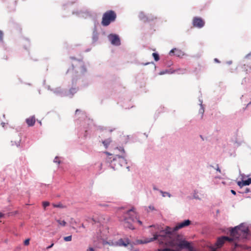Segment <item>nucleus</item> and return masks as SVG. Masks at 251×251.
<instances>
[{
	"mask_svg": "<svg viewBox=\"0 0 251 251\" xmlns=\"http://www.w3.org/2000/svg\"><path fill=\"white\" fill-rule=\"evenodd\" d=\"M191 221L189 220H186L183 222L177 224V225L173 228H172V233H173L174 231H176L179 229L184 227L190 225Z\"/></svg>",
	"mask_w": 251,
	"mask_h": 251,
	"instance_id": "7",
	"label": "nucleus"
},
{
	"mask_svg": "<svg viewBox=\"0 0 251 251\" xmlns=\"http://www.w3.org/2000/svg\"><path fill=\"white\" fill-rule=\"evenodd\" d=\"M149 227L152 228L151 232L153 237L138 240V243L146 244L156 240L160 245L178 248L179 250L187 249L189 251H193V247L190 243L185 240L180 241L178 236L172 233L171 227L166 226L164 229L161 226L158 225L150 226Z\"/></svg>",
	"mask_w": 251,
	"mask_h": 251,
	"instance_id": "1",
	"label": "nucleus"
},
{
	"mask_svg": "<svg viewBox=\"0 0 251 251\" xmlns=\"http://www.w3.org/2000/svg\"><path fill=\"white\" fill-rule=\"evenodd\" d=\"M152 55L156 61H157L159 60V56L158 53L153 52Z\"/></svg>",
	"mask_w": 251,
	"mask_h": 251,
	"instance_id": "14",
	"label": "nucleus"
},
{
	"mask_svg": "<svg viewBox=\"0 0 251 251\" xmlns=\"http://www.w3.org/2000/svg\"><path fill=\"white\" fill-rule=\"evenodd\" d=\"M78 62L80 63V64H82V62L80 60H78Z\"/></svg>",
	"mask_w": 251,
	"mask_h": 251,
	"instance_id": "38",
	"label": "nucleus"
},
{
	"mask_svg": "<svg viewBox=\"0 0 251 251\" xmlns=\"http://www.w3.org/2000/svg\"><path fill=\"white\" fill-rule=\"evenodd\" d=\"M81 226H82V227H83V228H84V227H85V226H84V225H83V224H82V225H81Z\"/></svg>",
	"mask_w": 251,
	"mask_h": 251,
	"instance_id": "37",
	"label": "nucleus"
},
{
	"mask_svg": "<svg viewBox=\"0 0 251 251\" xmlns=\"http://www.w3.org/2000/svg\"><path fill=\"white\" fill-rule=\"evenodd\" d=\"M54 207H60V208H63V205H59V204H58V205H53Z\"/></svg>",
	"mask_w": 251,
	"mask_h": 251,
	"instance_id": "23",
	"label": "nucleus"
},
{
	"mask_svg": "<svg viewBox=\"0 0 251 251\" xmlns=\"http://www.w3.org/2000/svg\"><path fill=\"white\" fill-rule=\"evenodd\" d=\"M130 244V242L128 239H120L117 241L115 245L117 246H124L126 247Z\"/></svg>",
	"mask_w": 251,
	"mask_h": 251,
	"instance_id": "8",
	"label": "nucleus"
},
{
	"mask_svg": "<svg viewBox=\"0 0 251 251\" xmlns=\"http://www.w3.org/2000/svg\"><path fill=\"white\" fill-rule=\"evenodd\" d=\"M119 150L123 151V152H125L124 149L123 148L120 147Z\"/></svg>",
	"mask_w": 251,
	"mask_h": 251,
	"instance_id": "28",
	"label": "nucleus"
},
{
	"mask_svg": "<svg viewBox=\"0 0 251 251\" xmlns=\"http://www.w3.org/2000/svg\"><path fill=\"white\" fill-rule=\"evenodd\" d=\"M78 111H79V109H76V111H75V113H76L77 112H78Z\"/></svg>",
	"mask_w": 251,
	"mask_h": 251,
	"instance_id": "36",
	"label": "nucleus"
},
{
	"mask_svg": "<svg viewBox=\"0 0 251 251\" xmlns=\"http://www.w3.org/2000/svg\"><path fill=\"white\" fill-rule=\"evenodd\" d=\"M231 193H232V194H233V195H235V194H236V192H235L234 190H231Z\"/></svg>",
	"mask_w": 251,
	"mask_h": 251,
	"instance_id": "29",
	"label": "nucleus"
},
{
	"mask_svg": "<svg viewBox=\"0 0 251 251\" xmlns=\"http://www.w3.org/2000/svg\"><path fill=\"white\" fill-rule=\"evenodd\" d=\"M44 205V208L45 209L46 206H47L48 205L46 204V205Z\"/></svg>",
	"mask_w": 251,
	"mask_h": 251,
	"instance_id": "39",
	"label": "nucleus"
},
{
	"mask_svg": "<svg viewBox=\"0 0 251 251\" xmlns=\"http://www.w3.org/2000/svg\"><path fill=\"white\" fill-rule=\"evenodd\" d=\"M3 32L0 30V42L3 41Z\"/></svg>",
	"mask_w": 251,
	"mask_h": 251,
	"instance_id": "16",
	"label": "nucleus"
},
{
	"mask_svg": "<svg viewBox=\"0 0 251 251\" xmlns=\"http://www.w3.org/2000/svg\"><path fill=\"white\" fill-rule=\"evenodd\" d=\"M124 216L123 225L126 228L133 229L134 227L133 224L135 222L138 223L140 225L142 224V222L138 219V215L133 208L128 209Z\"/></svg>",
	"mask_w": 251,
	"mask_h": 251,
	"instance_id": "3",
	"label": "nucleus"
},
{
	"mask_svg": "<svg viewBox=\"0 0 251 251\" xmlns=\"http://www.w3.org/2000/svg\"><path fill=\"white\" fill-rule=\"evenodd\" d=\"M58 158L57 157H56L55 159H54V162H57L58 164L60 163V161H58Z\"/></svg>",
	"mask_w": 251,
	"mask_h": 251,
	"instance_id": "25",
	"label": "nucleus"
},
{
	"mask_svg": "<svg viewBox=\"0 0 251 251\" xmlns=\"http://www.w3.org/2000/svg\"><path fill=\"white\" fill-rule=\"evenodd\" d=\"M161 192L162 193L163 197H166V196H168L169 197H170V195L167 192H163L162 191Z\"/></svg>",
	"mask_w": 251,
	"mask_h": 251,
	"instance_id": "19",
	"label": "nucleus"
},
{
	"mask_svg": "<svg viewBox=\"0 0 251 251\" xmlns=\"http://www.w3.org/2000/svg\"><path fill=\"white\" fill-rule=\"evenodd\" d=\"M237 184L242 188L244 186L249 185L251 184V178H249L245 180H242V181H238Z\"/></svg>",
	"mask_w": 251,
	"mask_h": 251,
	"instance_id": "9",
	"label": "nucleus"
},
{
	"mask_svg": "<svg viewBox=\"0 0 251 251\" xmlns=\"http://www.w3.org/2000/svg\"><path fill=\"white\" fill-rule=\"evenodd\" d=\"M56 222L60 226H65L66 225V222L64 220H62L61 219L56 220Z\"/></svg>",
	"mask_w": 251,
	"mask_h": 251,
	"instance_id": "13",
	"label": "nucleus"
},
{
	"mask_svg": "<svg viewBox=\"0 0 251 251\" xmlns=\"http://www.w3.org/2000/svg\"><path fill=\"white\" fill-rule=\"evenodd\" d=\"M217 168H216V170L218 172H219L220 173H221V170L220 169L219 166H218V165H217Z\"/></svg>",
	"mask_w": 251,
	"mask_h": 251,
	"instance_id": "27",
	"label": "nucleus"
},
{
	"mask_svg": "<svg viewBox=\"0 0 251 251\" xmlns=\"http://www.w3.org/2000/svg\"><path fill=\"white\" fill-rule=\"evenodd\" d=\"M94 248H92V247H89L87 250V251H94Z\"/></svg>",
	"mask_w": 251,
	"mask_h": 251,
	"instance_id": "22",
	"label": "nucleus"
},
{
	"mask_svg": "<svg viewBox=\"0 0 251 251\" xmlns=\"http://www.w3.org/2000/svg\"><path fill=\"white\" fill-rule=\"evenodd\" d=\"M118 158L119 159V160H123L124 161V158L119 155L117 156Z\"/></svg>",
	"mask_w": 251,
	"mask_h": 251,
	"instance_id": "21",
	"label": "nucleus"
},
{
	"mask_svg": "<svg viewBox=\"0 0 251 251\" xmlns=\"http://www.w3.org/2000/svg\"><path fill=\"white\" fill-rule=\"evenodd\" d=\"M108 39L113 45L119 46L121 44L120 39L116 34H110L108 36Z\"/></svg>",
	"mask_w": 251,
	"mask_h": 251,
	"instance_id": "6",
	"label": "nucleus"
},
{
	"mask_svg": "<svg viewBox=\"0 0 251 251\" xmlns=\"http://www.w3.org/2000/svg\"><path fill=\"white\" fill-rule=\"evenodd\" d=\"M71 59L73 60H75V58L74 57H71Z\"/></svg>",
	"mask_w": 251,
	"mask_h": 251,
	"instance_id": "35",
	"label": "nucleus"
},
{
	"mask_svg": "<svg viewBox=\"0 0 251 251\" xmlns=\"http://www.w3.org/2000/svg\"><path fill=\"white\" fill-rule=\"evenodd\" d=\"M42 204H50L49 202L48 201H43L42 202Z\"/></svg>",
	"mask_w": 251,
	"mask_h": 251,
	"instance_id": "31",
	"label": "nucleus"
},
{
	"mask_svg": "<svg viewBox=\"0 0 251 251\" xmlns=\"http://www.w3.org/2000/svg\"><path fill=\"white\" fill-rule=\"evenodd\" d=\"M3 216V214L0 212V218L2 217Z\"/></svg>",
	"mask_w": 251,
	"mask_h": 251,
	"instance_id": "34",
	"label": "nucleus"
},
{
	"mask_svg": "<svg viewBox=\"0 0 251 251\" xmlns=\"http://www.w3.org/2000/svg\"><path fill=\"white\" fill-rule=\"evenodd\" d=\"M214 61L216 62H218V63H219L220 61L218 60V59L217 58H215L214 59Z\"/></svg>",
	"mask_w": 251,
	"mask_h": 251,
	"instance_id": "32",
	"label": "nucleus"
},
{
	"mask_svg": "<svg viewBox=\"0 0 251 251\" xmlns=\"http://www.w3.org/2000/svg\"><path fill=\"white\" fill-rule=\"evenodd\" d=\"M36 119L34 116H31L26 119V123L29 126H33L35 123Z\"/></svg>",
	"mask_w": 251,
	"mask_h": 251,
	"instance_id": "10",
	"label": "nucleus"
},
{
	"mask_svg": "<svg viewBox=\"0 0 251 251\" xmlns=\"http://www.w3.org/2000/svg\"><path fill=\"white\" fill-rule=\"evenodd\" d=\"M192 24L194 27L201 28L204 25L205 22L201 18L195 17L193 19Z\"/></svg>",
	"mask_w": 251,
	"mask_h": 251,
	"instance_id": "5",
	"label": "nucleus"
},
{
	"mask_svg": "<svg viewBox=\"0 0 251 251\" xmlns=\"http://www.w3.org/2000/svg\"><path fill=\"white\" fill-rule=\"evenodd\" d=\"M149 208H150V209H153V206H149Z\"/></svg>",
	"mask_w": 251,
	"mask_h": 251,
	"instance_id": "33",
	"label": "nucleus"
},
{
	"mask_svg": "<svg viewBox=\"0 0 251 251\" xmlns=\"http://www.w3.org/2000/svg\"><path fill=\"white\" fill-rule=\"evenodd\" d=\"M53 245H54V244H53V243H52L50 245V246H49V247H48L47 248V250H49V249H50V248H52V247L53 246Z\"/></svg>",
	"mask_w": 251,
	"mask_h": 251,
	"instance_id": "24",
	"label": "nucleus"
},
{
	"mask_svg": "<svg viewBox=\"0 0 251 251\" xmlns=\"http://www.w3.org/2000/svg\"><path fill=\"white\" fill-rule=\"evenodd\" d=\"M72 237L71 235L66 236L64 238V241H65L66 242L71 241L72 240Z\"/></svg>",
	"mask_w": 251,
	"mask_h": 251,
	"instance_id": "15",
	"label": "nucleus"
},
{
	"mask_svg": "<svg viewBox=\"0 0 251 251\" xmlns=\"http://www.w3.org/2000/svg\"><path fill=\"white\" fill-rule=\"evenodd\" d=\"M158 251H175L170 249H158Z\"/></svg>",
	"mask_w": 251,
	"mask_h": 251,
	"instance_id": "18",
	"label": "nucleus"
},
{
	"mask_svg": "<svg viewBox=\"0 0 251 251\" xmlns=\"http://www.w3.org/2000/svg\"><path fill=\"white\" fill-rule=\"evenodd\" d=\"M249 191H250L249 189L246 188V190H245V191L244 192L247 193H248Z\"/></svg>",
	"mask_w": 251,
	"mask_h": 251,
	"instance_id": "30",
	"label": "nucleus"
},
{
	"mask_svg": "<svg viewBox=\"0 0 251 251\" xmlns=\"http://www.w3.org/2000/svg\"><path fill=\"white\" fill-rule=\"evenodd\" d=\"M249 235V226L247 224L242 223L230 230V237L224 236L218 238L215 245L211 248L212 251H216L217 249L221 248L226 242L232 241H234L236 249L239 246L236 240L240 241L247 239Z\"/></svg>",
	"mask_w": 251,
	"mask_h": 251,
	"instance_id": "2",
	"label": "nucleus"
},
{
	"mask_svg": "<svg viewBox=\"0 0 251 251\" xmlns=\"http://www.w3.org/2000/svg\"><path fill=\"white\" fill-rule=\"evenodd\" d=\"M70 91L71 93H76V89L75 88H73L71 89Z\"/></svg>",
	"mask_w": 251,
	"mask_h": 251,
	"instance_id": "20",
	"label": "nucleus"
},
{
	"mask_svg": "<svg viewBox=\"0 0 251 251\" xmlns=\"http://www.w3.org/2000/svg\"><path fill=\"white\" fill-rule=\"evenodd\" d=\"M74 224H76V222L72 219V222H71V224L74 225Z\"/></svg>",
	"mask_w": 251,
	"mask_h": 251,
	"instance_id": "26",
	"label": "nucleus"
},
{
	"mask_svg": "<svg viewBox=\"0 0 251 251\" xmlns=\"http://www.w3.org/2000/svg\"><path fill=\"white\" fill-rule=\"evenodd\" d=\"M174 53V54L177 56H181L183 55V52L179 50L176 49H172L170 51L169 54L172 55V54Z\"/></svg>",
	"mask_w": 251,
	"mask_h": 251,
	"instance_id": "11",
	"label": "nucleus"
},
{
	"mask_svg": "<svg viewBox=\"0 0 251 251\" xmlns=\"http://www.w3.org/2000/svg\"><path fill=\"white\" fill-rule=\"evenodd\" d=\"M116 18L117 14L114 11L108 10L103 13L101 24L104 26H107L111 23L114 22Z\"/></svg>",
	"mask_w": 251,
	"mask_h": 251,
	"instance_id": "4",
	"label": "nucleus"
},
{
	"mask_svg": "<svg viewBox=\"0 0 251 251\" xmlns=\"http://www.w3.org/2000/svg\"><path fill=\"white\" fill-rule=\"evenodd\" d=\"M112 140L110 138L107 139L102 142L103 146L106 149L108 148L110 144L111 143Z\"/></svg>",
	"mask_w": 251,
	"mask_h": 251,
	"instance_id": "12",
	"label": "nucleus"
},
{
	"mask_svg": "<svg viewBox=\"0 0 251 251\" xmlns=\"http://www.w3.org/2000/svg\"><path fill=\"white\" fill-rule=\"evenodd\" d=\"M29 241H30V239L29 238L25 240L24 241V245L25 246H28L29 244Z\"/></svg>",
	"mask_w": 251,
	"mask_h": 251,
	"instance_id": "17",
	"label": "nucleus"
}]
</instances>
